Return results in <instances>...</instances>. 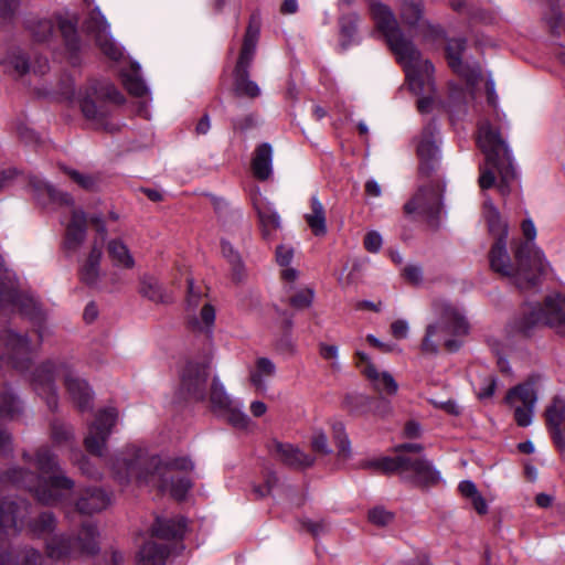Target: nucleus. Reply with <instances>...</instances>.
<instances>
[{
  "label": "nucleus",
  "instance_id": "3c124183",
  "mask_svg": "<svg viewBox=\"0 0 565 565\" xmlns=\"http://www.w3.org/2000/svg\"><path fill=\"white\" fill-rule=\"evenodd\" d=\"M315 292L311 288L299 290L289 299V303L295 309L301 310L309 308L313 301Z\"/></svg>",
  "mask_w": 565,
  "mask_h": 565
},
{
  "label": "nucleus",
  "instance_id": "9d476101",
  "mask_svg": "<svg viewBox=\"0 0 565 565\" xmlns=\"http://www.w3.org/2000/svg\"><path fill=\"white\" fill-rule=\"evenodd\" d=\"M539 324H546L565 337V297L559 295L546 297L543 306L524 313L515 328L522 334L530 335Z\"/></svg>",
  "mask_w": 565,
  "mask_h": 565
},
{
  "label": "nucleus",
  "instance_id": "e433bc0d",
  "mask_svg": "<svg viewBox=\"0 0 565 565\" xmlns=\"http://www.w3.org/2000/svg\"><path fill=\"white\" fill-rule=\"evenodd\" d=\"M484 218L487 221L489 232L495 236L497 238L504 237L507 239L508 236V225L501 218L499 210L494 206L493 202L488 199L484 201Z\"/></svg>",
  "mask_w": 565,
  "mask_h": 565
},
{
  "label": "nucleus",
  "instance_id": "58836bf2",
  "mask_svg": "<svg viewBox=\"0 0 565 565\" xmlns=\"http://www.w3.org/2000/svg\"><path fill=\"white\" fill-rule=\"evenodd\" d=\"M258 217L263 227V236L268 239L271 231L277 230L280 226V217L269 205L258 207Z\"/></svg>",
  "mask_w": 565,
  "mask_h": 565
},
{
  "label": "nucleus",
  "instance_id": "dca6fc26",
  "mask_svg": "<svg viewBox=\"0 0 565 565\" xmlns=\"http://www.w3.org/2000/svg\"><path fill=\"white\" fill-rule=\"evenodd\" d=\"M416 152L419 158V173L429 177L440 162L438 129L434 121L428 122L418 136Z\"/></svg>",
  "mask_w": 565,
  "mask_h": 565
},
{
  "label": "nucleus",
  "instance_id": "393cba45",
  "mask_svg": "<svg viewBox=\"0 0 565 565\" xmlns=\"http://www.w3.org/2000/svg\"><path fill=\"white\" fill-rule=\"evenodd\" d=\"M102 257V247L94 244L92 245L87 257L79 266L78 278L84 285L90 288H99Z\"/></svg>",
  "mask_w": 565,
  "mask_h": 565
},
{
  "label": "nucleus",
  "instance_id": "8fccbe9b",
  "mask_svg": "<svg viewBox=\"0 0 565 565\" xmlns=\"http://www.w3.org/2000/svg\"><path fill=\"white\" fill-rule=\"evenodd\" d=\"M227 415V420L236 428H246L249 423L248 416L242 411V406H236L234 403L228 408L221 411Z\"/></svg>",
  "mask_w": 565,
  "mask_h": 565
},
{
  "label": "nucleus",
  "instance_id": "5701e85b",
  "mask_svg": "<svg viewBox=\"0 0 565 565\" xmlns=\"http://www.w3.org/2000/svg\"><path fill=\"white\" fill-rule=\"evenodd\" d=\"M21 413L20 401L10 392H0V425L6 419H13ZM12 451L11 437L8 433L0 430V455Z\"/></svg>",
  "mask_w": 565,
  "mask_h": 565
},
{
  "label": "nucleus",
  "instance_id": "39448f33",
  "mask_svg": "<svg viewBox=\"0 0 565 565\" xmlns=\"http://www.w3.org/2000/svg\"><path fill=\"white\" fill-rule=\"evenodd\" d=\"M65 371L64 384L72 398L81 411L90 407L92 392L86 381L76 376L65 364H57L53 361H46L40 364L33 373L32 383L36 393L42 396L49 408L55 411L57 407V396L54 386V379L57 369Z\"/></svg>",
  "mask_w": 565,
  "mask_h": 565
},
{
  "label": "nucleus",
  "instance_id": "de8ad7c7",
  "mask_svg": "<svg viewBox=\"0 0 565 565\" xmlns=\"http://www.w3.org/2000/svg\"><path fill=\"white\" fill-rule=\"evenodd\" d=\"M85 28L88 33L97 36L98 33H104L109 30V24L107 23L105 17L100 13L98 8L92 10L88 19L85 21Z\"/></svg>",
  "mask_w": 565,
  "mask_h": 565
},
{
  "label": "nucleus",
  "instance_id": "e2e57ef3",
  "mask_svg": "<svg viewBox=\"0 0 565 565\" xmlns=\"http://www.w3.org/2000/svg\"><path fill=\"white\" fill-rule=\"evenodd\" d=\"M125 86L128 89V92L137 97H141L146 95L147 87L146 85L137 78L127 77L125 79Z\"/></svg>",
  "mask_w": 565,
  "mask_h": 565
},
{
  "label": "nucleus",
  "instance_id": "a211bd4d",
  "mask_svg": "<svg viewBox=\"0 0 565 565\" xmlns=\"http://www.w3.org/2000/svg\"><path fill=\"white\" fill-rule=\"evenodd\" d=\"M508 403L514 407V419L521 427L532 423L533 408L536 403V392L532 383H524L510 390Z\"/></svg>",
  "mask_w": 565,
  "mask_h": 565
},
{
  "label": "nucleus",
  "instance_id": "bf43d9fd",
  "mask_svg": "<svg viewBox=\"0 0 565 565\" xmlns=\"http://www.w3.org/2000/svg\"><path fill=\"white\" fill-rule=\"evenodd\" d=\"M311 447L315 451L328 455L331 449L328 446V439L324 433L316 431L311 438Z\"/></svg>",
  "mask_w": 565,
  "mask_h": 565
},
{
  "label": "nucleus",
  "instance_id": "cd10ccee",
  "mask_svg": "<svg viewBox=\"0 0 565 565\" xmlns=\"http://www.w3.org/2000/svg\"><path fill=\"white\" fill-rule=\"evenodd\" d=\"M186 527V520L183 516L164 519L157 518L151 526V535L161 540L182 539Z\"/></svg>",
  "mask_w": 565,
  "mask_h": 565
},
{
  "label": "nucleus",
  "instance_id": "864d4df0",
  "mask_svg": "<svg viewBox=\"0 0 565 565\" xmlns=\"http://www.w3.org/2000/svg\"><path fill=\"white\" fill-rule=\"evenodd\" d=\"M301 527L309 532L313 537H318L329 531L330 526L326 520L312 521L302 520Z\"/></svg>",
  "mask_w": 565,
  "mask_h": 565
},
{
  "label": "nucleus",
  "instance_id": "6e6d98bb",
  "mask_svg": "<svg viewBox=\"0 0 565 565\" xmlns=\"http://www.w3.org/2000/svg\"><path fill=\"white\" fill-rule=\"evenodd\" d=\"M233 129L245 132L257 125V117L255 114H247L242 118L232 120Z\"/></svg>",
  "mask_w": 565,
  "mask_h": 565
},
{
  "label": "nucleus",
  "instance_id": "20e7f679",
  "mask_svg": "<svg viewBox=\"0 0 565 565\" xmlns=\"http://www.w3.org/2000/svg\"><path fill=\"white\" fill-rule=\"evenodd\" d=\"M438 321L426 328L420 348L424 353L436 354L444 344L450 352L457 351L458 341L452 335L466 334L468 322L461 310L446 299H436L433 303Z\"/></svg>",
  "mask_w": 565,
  "mask_h": 565
},
{
  "label": "nucleus",
  "instance_id": "37998d69",
  "mask_svg": "<svg viewBox=\"0 0 565 565\" xmlns=\"http://www.w3.org/2000/svg\"><path fill=\"white\" fill-rule=\"evenodd\" d=\"M56 526V519L52 512H43L30 523L31 531L36 535H44L53 532Z\"/></svg>",
  "mask_w": 565,
  "mask_h": 565
},
{
  "label": "nucleus",
  "instance_id": "f3484780",
  "mask_svg": "<svg viewBox=\"0 0 565 565\" xmlns=\"http://www.w3.org/2000/svg\"><path fill=\"white\" fill-rule=\"evenodd\" d=\"M0 345L3 350L2 358H6L14 369L24 371L29 367L31 347L25 335L18 334L11 329H6L0 334Z\"/></svg>",
  "mask_w": 565,
  "mask_h": 565
},
{
  "label": "nucleus",
  "instance_id": "4d7b16f0",
  "mask_svg": "<svg viewBox=\"0 0 565 565\" xmlns=\"http://www.w3.org/2000/svg\"><path fill=\"white\" fill-rule=\"evenodd\" d=\"M8 63L13 67V70L19 75L25 74L30 68L26 57L20 52H13L12 55L9 57Z\"/></svg>",
  "mask_w": 565,
  "mask_h": 565
},
{
  "label": "nucleus",
  "instance_id": "09e8293b",
  "mask_svg": "<svg viewBox=\"0 0 565 565\" xmlns=\"http://www.w3.org/2000/svg\"><path fill=\"white\" fill-rule=\"evenodd\" d=\"M257 371L252 373L250 380L257 387L263 386V375L273 376L276 372L275 364L267 358H259L256 361Z\"/></svg>",
  "mask_w": 565,
  "mask_h": 565
},
{
  "label": "nucleus",
  "instance_id": "f03ea898",
  "mask_svg": "<svg viewBox=\"0 0 565 565\" xmlns=\"http://www.w3.org/2000/svg\"><path fill=\"white\" fill-rule=\"evenodd\" d=\"M22 457L26 462H33L39 475L23 468H12L0 479V484L12 483L24 488L45 505L61 502L73 490L74 481L61 470L56 455L49 447H40L33 460L28 452H23Z\"/></svg>",
  "mask_w": 565,
  "mask_h": 565
},
{
  "label": "nucleus",
  "instance_id": "603ef678",
  "mask_svg": "<svg viewBox=\"0 0 565 565\" xmlns=\"http://www.w3.org/2000/svg\"><path fill=\"white\" fill-rule=\"evenodd\" d=\"M394 519V514L384 508L376 507L369 512V520L377 526L388 525Z\"/></svg>",
  "mask_w": 565,
  "mask_h": 565
},
{
  "label": "nucleus",
  "instance_id": "680f3d73",
  "mask_svg": "<svg viewBox=\"0 0 565 565\" xmlns=\"http://www.w3.org/2000/svg\"><path fill=\"white\" fill-rule=\"evenodd\" d=\"M125 557L121 552L111 550L105 552L98 565H125Z\"/></svg>",
  "mask_w": 565,
  "mask_h": 565
},
{
  "label": "nucleus",
  "instance_id": "aec40b11",
  "mask_svg": "<svg viewBox=\"0 0 565 565\" xmlns=\"http://www.w3.org/2000/svg\"><path fill=\"white\" fill-rule=\"evenodd\" d=\"M271 455L288 468L296 470H303L315 465L316 458L309 454L303 452L299 447L274 440L269 445Z\"/></svg>",
  "mask_w": 565,
  "mask_h": 565
},
{
  "label": "nucleus",
  "instance_id": "0e129e2a",
  "mask_svg": "<svg viewBox=\"0 0 565 565\" xmlns=\"http://www.w3.org/2000/svg\"><path fill=\"white\" fill-rule=\"evenodd\" d=\"M382 237L377 232H370L364 238V247L371 253H376L381 249Z\"/></svg>",
  "mask_w": 565,
  "mask_h": 565
},
{
  "label": "nucleus",
  "instance_id": "7c9ffc66",
  "mask_svg": "<svg viewBox=\"0 0 565 565\" xmlns=\"http://www.w3.org/2000/svg\"><path fill=\"white\" fill-rule=\"evenodd\" d=\"M108 257L115 267L132 269L136 260L128 246L119 238H113L106 245Z\"/></svg>",
  "mask_w": 565,
  "mask_h": 565
},
{
  "label": "nucleus",
  "instance_id": "a19ab883",
  "mask_svg": "<svg viewBox=\"0 0 565 565\" xmlns=\"http://www.w3.org/2000/svg\"><path fill=\"white\" fill-rule=\"evenodd\" d=\"M192 488V482L186 477L174 478L172 475L168 476V487L160 489L161 491H169L170 494L177 500H183Z\"/></svg>",
  "mask_w": 565,
  "mask_h": 565
},
{
  "label": "nucleus",
  "instance_id": "c756f323",
  "mask_svg": "<svg viewBox=\"0 0 565 565\" xmlns=\"http://www.w3.org/2000/svg\"><path fill=\"white\" fill-rule=\"evenodd\" d=\"M55 24L58 26L67 50L72 53H76L81 47L77 34V18L71 14H56Z\"/></svg>",
  "mask_w": 565,
  "mask_h": 565
},
{
  "label": "nucleus",
  "instance_id": "4c0bfd02",
  "mask_svg": "<svg viewBox=\"0 0 565 565\" xmlns=\"http://www.w3.org/2000/svg\"><path fill=\"white\" fill-rule=\"evenodd\" d=\"M207 392L210 393L209 402L211 404L212 409L215 412H221L224 408H228L231 404L234 403L231 396L227 394L218 376L216 375L212 377V381L207 387Z\"/></svg>",
  "mask_w": 565,
  "mask_h": 565
},
{
  "label": "nucleus",
  "instance_id": "a878e982",
  "mask_svg": "<svg viewBox=\"0 0 565 565\" xmlns=\"http://www.w3.org/2000/svg\"><path fill=\"white\" fill-rule=\"evenodd\" d=\"M467 41L463 38L448 39L445 47L449 67L458 75L470 81L476 74L462 63L461 56L466 51Z\"/></svg>",
  "mask_w": 565,
  "mask_h": 565
},
{
  "label": "nucleus",
  "instance_id": "052dcab7",
  "mask_svg": "<svg viewBox=\"0 0 565 565\" xmlns=\"http://www.w3.org/2000/svg\"><path fill=\"white\" fill-rule=\"evenodd\" d=\"M403 275L405 279L413 285H419L423 280L422 267L417 265L406 266L403 270Z\"/></svg>",
  "mask_w": 565,
  "mask_h": 565
},
{
  "label": "nucleus",
  "instance_id": "ddd939ff",
  "mask_svg": "<svg viewBox=\"0 0 565 565\" xmlns=\"http://www.w3.org/2000/svg\"><path fill=\"white\" fill-rule=\"evenodd\" d=\"M210 365L206 362H188L180 372L177 396L180 401H207Z\"/></svg>",
  "mask_w": 565,
  "mask_h": 565
},
{
  "label": "nucleus",
  "instance_id": "79ce46f5",
  "mask_svg": "<svg viewBox=\"0 0 565 565\" xmlns=\"http://www.w3.org/2000/svg\"><path fill=\"white\" fill-rule=\"evenodd\" d=\"M61 170L67 174L78 186L87 191H94L99 182L98 177L94 174L82 173L77 170L60 166Z\"/></svg>",
  "mask_w": 565,
  "mask_h": 565
},
{
  "label": "nucleus",
  "instance_id": "412c9836",
  "mask_svg": "<svg viewBox=\"0 0 565 565\" xmlns=\"http://www.w3.org/2000/svg\"><path fill=\"white\" fill-rule=\"evenodd\" d=\"M424 8L420 1L404 0L401 4V19L409 29H423L433 38L444 36V30L438 25H430L423 20Z\"/></svg>",
  "mask_w": 565,
  "mask_h": 565
},
{
  "label": "nucleus",
  "instance_id": "f257e3e1",
  "mask_svg": "<svg viewBox=\"0 0 565 565\" xmlns=\"http://www.w3.org/2000/svg\"><path fill=\"white\" fill-rule=\"evenodd\" d=\"M370 11L376 28L403 66L408 85L415 94L434 90V65L422 56L412 40L405 38L393 11L386 4L372 0Z\"/></svg>",
  "mask_w": 565,
  "mask_h": 565
},
{
  "label": "nucleus",
  "instance_id": "5fc2aeb1",
  "mask_svg": "<svg viewBox=\"0 0 565 565\" xmlns=\"http://www.w3.org/2000/svg\"><path fill=\"white\" fill-rule=\"evenodd\" d=\"M492 168L493 167L488 164L487 162L484 167H480V175L478 183L482 190L490 189L495 183V175L494 172L492 171Z\"/></svg>",
  "mask_w": 565,
  "mask_h": 565
},
{
  "label": "nucleus",
  "instance_id": "1a4fd4ad",
  "mask_svg": "<svg viewBox=\"0 0 565 565\" xmlns=\"http://www.w3.org/2000/svg\"><path fill=\"white\" fill-rule=\"evenodd\" d=\"M99 532L92 521L81 524L76 537L55 536L47 544V554L51 558L62 559L65 557H77L82 555H94L99 551Z\"/></svg>",
  "mask_w": 565,
  "mask_h": 565
},
{
  "label": "nucleus",
  "instance_id": "f8f14e48",
  "mask_svg": "<svg viewBox=\"0 0 565 565\" xmlns=\"http://www.w3.org/2000/svg\"><path fill=\"white\" fill-rule=\"evenodd\" d=\"M443 191L438 181L420 185L411 200L404 204V214L420 216L431 225H436L441 211Z\"/></svg>",
  "mask_w": 565,
  "mask_h": 565
},
{
  "label": "nucleus",
  "instance_id": "9b49d317",
  "mask_svg": "<svg viewBox=\"0 0 565 565\" xmlns=\"http://www.w3.org/2000/svg\"><path fill=\"white\" fill-rule=\"evenodd\" d=\"M408 472H412L415 480L423 484H434L440 479L439 472L425 457L412 458L407 455L381 457V473L405 476Z\"/></svg>",
  "mask_w": 565,
  "mask_h": 565
},
{
  "label": "nucleus",
  "instance_id": "6ab92c4d",
  "mask_svg": "<svg viewBox=\"0 0 565 565\" xmlns=\"http://www.w3.org/2000/svg\"><path fill=\"white\" fill-rule=\"evenodd\" d=\"M30 504L19 497H4L0 502V527L6 533H18L29 515Z\"/></svg>",
  "mask_w": 565,
  "mask_h": 565
},
{
  "label": "nucleus",
  "instance_id": "b1692460",
  "mask_svg": "<svg viewBox=\"0 0 565 565\" xmlns=\"http://www.w3.org/2000/svg\"><path fill=\"white\" fill-rule=\"evenodd\" d=\"M110 502V495L103 489L87 488L81 492L74 507L78 513L90 515L102 512Z\"/></svg>",
  "mask_w": 565,
  "mask_h": 565
},
{
  "label": "nucleus",
  "instance_id": "6e6552de",
  "mask_svg": "<svg viewBox=\"0 0 565 565\" xmlns=\"http://www.w3.org/2000/svg\"><path fill=\"white\" fill-rule=\"evenodd\" d=\"M260 31L259 14L253 13L243 39L242 49L236 62L234 76V94L254 99L260 95V88L249 77V67L253 63Z\"/></svg>",
  "mask_w": 565,
  "mask_h": 565
},
{
  "label": "nucleus",
  "instance_id": "774afa93",
  "mask_svg": "<svg viewBox=\"0 0 565 565\" xmlns=\"http://www.w3.org/2000/svg\"><path fill=\"white\" fill-rule=\"evenodd\" d=\"M391 331L394 338L405 339L408 333V323L405 320H395L391 324Z\"/></svg>",
  "mask_w": 565,
  "mask_h": 565
},
{
  "label": "nucleus",
  "instance_id": "f704fd0d",
  "mask_svg": "<svg viewBox=\"0 0 565 565\" xmlns=\"http://www.w3.org/2000/svg\"><path fill=\"white\" fill-rule=\"evenodd\" d=\"M168 555L169 548L166 544L148 541L139 552L138 565H164Z\"/></svg>",
  "mask_w": 565,
  "mask_h": 565
},
{
  "label": "nucleus",
  "instance_id": "c85d7f7f",
  "mask_svg": "<svg viewBox=\"0 0 565 565\" xmlns=\"http://www.w3.org/2000/svg\"><path fill=\"white\" fill-rule=\"evenodd\" d=\"M273 147L268 142L258 145L252 159V171L256 179L266 181L273 173Z\"/></svg>",
  "mask_w": 565,
  "mask_h": 565
},
{
  "label": "nucleus",
  "instance_id": "13d9d810",
  "mask_svg": "<svg viewBox=\"0 0 565 565\" xmlns=\"http://www.w3.org/2000/svg\"><path fill=\"white\" fill-rule=\"evenodd\" d=\"M545 19H546V22H547L548 26L551 28L552 32L556 33L557 30L563 24V13H562L559 7L552 6L550 9V12Z\"/></svg>",
  "mask_w": 565,
  "mask_h": 565
},
{
  "label": "nucleus",
  "instance_id": "473e14b6",
  "mask_svg": "<svg viewBox=\"0 0 565 565\" xmlns=\"http://www.w3.org/2000/svg\"><path fill=\"white\" fill-rule=\"evenodd\" d=\"M305 220L315 236L327 234L326 210L317 195L310 199V212L305 214Z\"/></svg>",
  "mask_w": 565,
  "mask_h": 565
},
{
  "label": "nucleus",
  "instance_id": "4be33fe9",
  "mask_svg": "<svg viewBox=\"0 0 565 565\" xmlns=\"http://www.w3.org/2000/svg\"><path fill=\"white\" fill-rule=\"evenodd\" d=\"M490 267L493 271L499 273L504 277L512 278L518 286V262L515 266L512 265L510 256L507 250V239L504 237L497 238L489 252Z\"/></svg>",
  "mask_w": 565,
  "mask_h": 565
},
{
  "label": "nucleus",
  "instance_id": "7ed1b4c3",
  "mask_svg": "<svg viewBox=\"0 0 565 565\" xmlns=\"http://www.w3.org/2000/svg\"><path fill=\"white\" fill-rule=\"evenodd\" d=\"M194 463L188 457H179L162 462L157 456H149L139 448H127L113 461L114 478L122 486L131 480L138 483L152 484L158 489L168 487V476L173 471H191Z\"/></svg>",
  "mask_w": 565,
  "mask_h": 565
},
{
  "label": "nucleus",
  "instance_id": "69168bd1",
  "mask_svg": "<svg viewBox=\"0 0 565 565\" xmlns=\"http://www.w3.org/2000/svg\"><path fill=\"white\" fill-rule=\"evenodd\" d=\"M294 257V250L290 247L278 246L276 249V260L280 266H288Z\"/></svg>",
  "mask_w": 565,
  "mask_h": 565
},
{
  "label": "nucleus",
  "instance_id": "72a5a7b5",
  "mask_svg": "<svg viewBox=\"0 0 565 565\" xmlns=\"http://www.w3.org/2000/svg\"><path fill=\"white\" fill-rule=\"evenodd\" d=\"M55 19L32 17L25 21V28L32 39L39 43L49 42L54 35Z\"/></svg>",
  "mask_w": 565,
  "mask_h": 565
},
{
  "label": "nucleus",
  "instance_id": "0eeeda50",
  "mask_svg": "<svg viewBox=\"0 0 565 565\" xmlns=\"http://www.w3.org/2000/svg\"><path fill=\"white\" fill-rule=\"evenodd\" d=\"M526 242L519 244L514 252L518 262V287L529 289L535 287L545 273L543 253L535 246L536 228L532 220L526 218L521 224Z\"/></svg>",
  "mask_w": 565,
  "mask_h": 565
},
{
  "label": "nucleus",
  "instance_id": "c03bdc74",
  "mask_svg": "<svg viewBox=\"0 0 565 565\" xmlns=\"http://www.w3.org/2000/svg\"><path fill=\"white\" fill-rule=\"evenodd\" d=\"M95 40L102 52L110 60L117 61L121 57V50L110 36L109 30L104 33H98Z\"/></svg>",
  "mask_w": 565,
  "mask_h": 565
},
{
  "label": "nucleus",
  "instance_id": "423d86ee",
  "mask_svg": "<svg viewBox=\"0 0 565 565\" xmlns=\"http://www.w3.org/2000/svg\"><path fill=\"white\" fill-rule=\"evenodd\" d=\"M478 145L486 156L487 163L492 166L500 175L498 190L507 196L511 192L510 183L515 179L511 151L502 139L500 131L489 122L479 127Z\"/></svg>",
  "mask_w": 565,
  "mask_h": 565
},
{
  "label": "nucleus",
  "instance_id": "49530a36",
  "mask_svg": "<svg viewBox=\"0 0 565 565\" xmlns=\"http://www.w3.org/2000/svg\"><path fill=\"white\" fill-rule=\"evenodd\" d=\"M358 20L359 18L354 13L344 15L340 19V31L343 39L341 45L343 47H347L352 42L356 32Z\"/></svg>",
  "mask_w": 565,
  "mask_h": 565
},
{
  "label": "nucleus",
  "instance_id": "338daca9",
  "mask_svg": "<svg viewBox=\"0 0 565 565\" xmlns=\"http://www.w3.org/2000/svg\"><path fill=\"white\" fill-rule=\"evenodd\" d=\"M200 317L202 322L209 329L214 324L215 321V309L212 305L205 303L200 312Z\"/></svg>",
  "mask_w": 565,
  "mask_h": 565
},
{
  "label": "nucleus",
  "instance_id": "4468645a",
  "mask_svg": "<svg viewBox=\"0 0 565 565\" xmlns=\"http://www.w3.org/2000/svg\"><path fill=\"white\" fill-rule=\"evenodd\" d=\"M110 99L122 103L124 96L109 83L93 82L79 90V106L84 117L88 120H99L105 116V110L99 102Z\"/></svg>",
  "mask_w": 565,
  "mask_h": 565
},
{
  "label": "nucleus",
  "instance_id": "ea45409f",
  "mask_svg": "<svg viewBox=\"0 0 565 565\" xmlns=\"http://www.w3.org/2000/svg\"><path fill=\"white\" fill-rule=\"evenodd\" d=\"M221 246H222L223 256L227 259V262L232 266L234 280L239 281L242 279L243 269H244L241 255L226 241H222Z\"/></svg>",
  "mask_w": 565,
  "mask_h": 565
},
{
  "label": "nucleus",
  "instance_id": "2f4dec72",
  "mask_svg": "<svg viewBox=\"0 0 565 565\" xmlns=\"http://www.w3.org/2000/svg\"><path fill=\"white\" fill-rule=\"evenodd\" d=\"M363 374L373 383L374 388L380 394H386L390 396L396 394L398 385L390 373H380L372 363H369L364 366Z\"/></svg>",
  "mask_w": 565,
  "mask_h": 565
},
{
  "label": "nucleus",
  "instance_id": "bb28decb",
  "mask_svg": "<svg viewBox=\"0 0 565 565\" xmlns=\"http://www.w3.org/2000/svg\"><path fill=\"white\" fill-rule=\"evenodd\" d=\"M87 217L84 211L73 210L72 218L66 227L64 248L77 250L86 238Z\"/></svg>",
  "mask_w": 565,
  "mask_h": 565
},
{
  "label": "nucleus",
  "instance_id": "a18cd8bd",
  "mask_svg": "<svg viewBox=\"0 0 565 565\" xmlns=\"http://www.w3.org/2000/svg\"><path fill=\"white\" fill-rule=\"evenodd\" d=\"M51 437L57 445L67 444L73 440L74 431L70 425L55 419L51 424Z\"/></svg>",
  "mask_w": 565,
  "mask_h": 565
},
{
  "label": "nucleus",
  "instance_id": "2eb2a0df",
  "mask_svg": "<svg viewBox=\"0 0 565 565\" xmlns=\"http://www.w3.org/2000/svg\"><path fill=\"white\" fill-rule=\"evenodd\" d=\"M118 419V411L114 407H107L99 411L95 420L89 425L87 436L84 439L86 450L102 457L107 449V440L111 434L113 427Z\"/></svg>",
  "mask_w": 565,
  "mask_h": 565
},
{
  "label": "nucleus",
  "instance_id": "c9c22d12",
  "mask_svg": "<svg viewBox=\"0 0 565 565\" xmlns=\"http://www.w3.org/2000/svg\"><path fill=\"white\" fill-rule=\"evenodd\" d=\"M139 292L142 297L156 303H170L172 297L168 294L159 281L150 276H143L140 279Z\"/></svg>",
  "mask_w": 565,
  "mask_h": 565
}]
</instances>
